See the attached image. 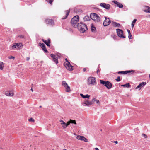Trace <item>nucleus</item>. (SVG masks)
<instances>
[{"instance_id":"obj_20","label":"nucleus","mask_w":150,"mask_h":150,"mask_svg":"<svg viewBox=\"0 0 150 150\" xmlns=\"http://www.w3.org/2000/svg\"><path fill=\"white\" fill-rule=\"evenodd\" d=\"M70 12V10L69 9V10H66L65 11V13L66 14V15L64 17H63L62 19H66L67 18L68 16L69 15V13Z\"/></svg>"},{"instance_id":"obj_30","label":"nucleus","mask_w":150,"mask_h":150,"mask_svg":"<svg viewBox=\"0 0 150 150\" xmlns=\"http://www.w3.org/2000/svg\"><path fill=\"white\" fill-rule=\"evenodd\" d=\"M18 37L21 39H25V36L23 35H20L18 36Z\"/></svg>"},{"instance_id":"obj_19","label":"nucleus","mask_w":150,"mask_h":150,"mask_svg":"<svg viewBox=\"0 0 150 150\" xmlns=\"http://www.w3.org/2000/svg\"><path fill=\"white\" fill-rule=\"evenodd\" d=\"M40 45L41 46V47L42 50L44 51L45 52H48L47 50L45 45L43 43H40Z\"/></svg>"},{"instance_id":"obj_17","label":"nucleus","mask_w":150,"mask_h":150,"mask_svg":"<svg viewBox=\"0 0 150 150\" xmlns=\"http://www.w3.org/2000/svg\"><path fill=\"white\" fill-rule=\"evenodd\" d=\"M42 40L43 42L46 44L47 46L48 47L50 46L51 41L50 39H48L47 40H44V39H42Z\"/></svg>"},{"instance_id":"obj_49","label":"nucleus","mask_w":150,"mask_h":150,"mask_svg":"<svg viewBox=\"0 0 150 150\" xmlns=\"http://www.w3.org/2000/svg\"><path fill=\"white\" fill-rule=\"evenodd\" d=\"M115 143L117 144L118 143V142L117 141H115L114 142Z\"/></svg>"},{"instance_id":"obj_7","label":"nucleus","mask_w":150,"mask_h":150,"mask_svg":"<svg viewBox=\"0 0 150 150\" xmlns=\"http://www.w3.org/2000/svg\"><path fill=\"white\" fill-rule=\"evenodd\" d=\"M64 64L66 69L69 71H72L73 70V66L71 65L69 62H65Z\"/></svg>"},{"instance_id":"obj_45","label":"nucleus","mask_w":150,"mask_h":150,"mask_svg":"<svg viewBox=\"0 0 150 150\" xmlns=\"http://www.w3.org/2000/svg\"><path fill=\"white\" fill-rule=\"evenodd\" d=\"M127 32H128V34H130L131 33H130V31L129 30V29H127Z\"/></svg>"},{"instance_id":"obj_48","label":"nucleus","mask_w":150,"mask_h":150,"mask_svg":"<svg viewBox=\"0 0 150 150\" xmlns=\"http://www.w3.org/2000/svg\"><path fill=\"white\" fill-rule=\"evenodd\" d=\"M83 136H80V140H82V139H83Z\"/></svg>"},{"instance_id":"obj_47","label":"nucleus","mask_w":150,"mask_h":150,"mask_svg":"<svg viewBox=\"0 0 150 150\" xmlns=\"http://www.w3.org/2000/svg\"><path fill=\"white\" fill-rule=\"evenodd\" d=\"M30 57H27L26 58V60L27 61H28L30 59Z\"/></svg>"},{"instance_id":"obj_40","label":"nucleus","mask_w":150,"mask_h":150,"mask_svg":"<svg viewBox=\"0 0 150 150\" xmlns=\"http://www.w3.org/2000/svg\"><path fill=\"white\" fill-rule=\"evenodd\" d=\"M116 81H117V82L120 81V76H118L117 77V78L116 79Z\"/></svg>"},{"instance_id":"obj_10","label":"nucleus","mask_w":150,"mask_h":150,"mask_svg":"<svg viewBox=\"0 0 150 150\" xmlns=\"http://www.w3.org/2000/svg\"><path fill=\"white\" fill-rule=\"evenodd\" d=\"M105 20L103 22V25L104 26L109 25L111 23V21L109 18H107L105 16Z\"/></svg>"},{"instance_id":"obj_42","label":"nucleus","mask_w":150,"mask_h":150,"mask_svg":"<svg viewBox=\"0 0 150 150\" xmlns=\"http://www.w3.org/2000/svg\"><path fill=\"white\" fill-rule=\"evenodd\" d=\"M76 138L77 139H78V140H80V136H79V135L78 136L76 137Z\"/></svg>"},{"instance_id":"obj_39","label":"nucleus","mask_w":150,"mask_h":150,"mask_svg":"<svg viewBox=\"0 0 150 150\" xmlns=\"http://www.w3.org/2000/svg\"><path fill=\"white\" fill-rule=\"evenodd\" d=\"M8 58L10 59H13V60H14V59H15V57H13V56H9V57H8Z\"/></svg>"},{"instance_id":"obj_44","label":"nucleus","mask_w":150,"mask_h":150,"mask_svg":"<svg viewBox=\"0 0 150 150\" xmlns=\"http://www.w3.org/2000/svg\"><path fill=\"white\" fill-rule=\"evenodd\" d=\"M114 2L115 4H117H117H118L119 2L116 1H114Z\"/></svg>"},{"instance_id":"obj_13","label":"nucleus","mask_w":150,"mask_h":150,"mask_svg":"<svg viewBox=\"0 0 150 150\" xmlns=\"http://www.w3.org/2000/svg\"><path fill=\"white\" fill-rule=\"evenodd\" d=\"M5 93L6 96H12L14 95V93L12 91H6Z\"/></svg>"},{"instance_id":"obj_54","label":"nucleus","mask_w":150,"mask_h":150,"mask_svg":"<svg viewBox=\"0 0 150 150\" xmlns=\"http://www.w3.org/2000/svg\"><path fill=\"white\" fill-rule=\"evenodd\" d=\"M41 107H42V106H40V108H41Z\"/></svg>"},{"instance_id":"obj_50","label":"nucleus","mask_w":150,"mask_h":150,"mask_svg":"<svg viewBox=\"0 0 150 150\" xmlns=\"http://www.w3.org/2000/svg\"><path fill=\"white\" fill-rule=\"evenodd\" d=\"M95 149V150H99V149L98 148H96Z\"/></svg>"},{"instance_id":"obj_24","label":"nucleus","mask_w":150,"mask_h":150,"mask_svg":"<svg viewBox=\"0 0 150 150\" xmlns=\"http://www.w3.org/2000/svg\"><path fill=\"white\" fill-rule=\"evenodd\" d=\"M146 8L144 10V12L147 13H150V7L149 6H146Z\"/></svg>"},{"instance_id":"obj_32","label":"nucleus","mask_w":150,"mask_h":150,"mask_svg":"<svg viewBox=\"0 0 150 150\" xmlns=\"http://www.w3.org/2000/svg\"><path fill=\"white\" fill-rule=\"evenodd\" d=\"M117 6L120 8H122L123 7V5L122 4L119 2Z\"/></svg>"},{"instance_id":"obj_41","label":"nucleus","mask_w":150,"mask_h":150,"mask_svg":"<svg viewBox=\"0 0 150 150\" xmlns=\"http://www.w3.org/2000/svg\"><path fill=\"white\" fill-rule=\"evenodd\" d=\"M142 136L144 137V138H146L147 137V135L146 134H144V133H143L142 134Z\"/></svg>"},{"instance_id":"obj_1","label":"nucleus","mask_w":150,"mask_h":150,"mask_svg":"<svg viewBox=\"0 0 150 150\" xmlns=\"http://www.w3.org/2000/svg\"><path fill=\"white\" fill-rule=\"evenodd\" d=\"M77 27L80 32L82 33H84L88 29L86 25L82 23H78L77 24Z\"/></svg>"},{"instance_id":"obj_56","label":"nucleus","mask_w":150,"mask_h":150,"mask_svg":"<svg viewBox=\"0 0 150 150\" xmlns=\"http://www.w3.org/2000/svg\"><path fill=\"white\" fill-rule=\"evenodd\" d=\"M149 77L150 78V75H149Z\"/></svg>"},{"instance_id":"obj_27","label":"nucleus","mask_w":150,"mask_h":150,"mask_svg":"<svg viewBox=\"0 0 150 150\" xmlns=\"http://www.w3.org/2000/svg\"><path fill=\"white\" fill-rule=\"evenodd\" d=\"M4 67V65L3 62H0V69L1 70H3Z\"/></svg>"},{"instance_id":"obj_16","label":"nucleus","mask_w":150,"mask_h":150,"mask_svg":"<svg viewBox=\"0 0 150 150\" xmlns=\"http://www.w3.org/2000/svg\"><path fill=\"white\" fill-rule=\"evenodd\" d=\"M50 56L53 59V61H54L56 64L58 63V62L57 59L56 58V56L55 55L51 54Z\"/></svg>"},{"instance_id":"obj_36","label":"nucleus","mask_w":150,"mask_h":150,"mask_svg":"<svg viewBox=\"0 0 150 150\" xmlns=\"http://www.w3.org/2000/svg\"><path fill=\"white\" fill-rule=\"evenodd\" d=\"M96 29V28L95 27L93 26H91V30L92 32L94 31Z\"/></svg>"},{"instance_id":"obj_37","label":"nucleus","mask_w":150,"mask_h":150,"mask_svg":"<svg viewBox=\"0 0 150 150\" xmlns=\"http://www.w3.org/2000/svg\"><path fill=\"white\" fill-rule=\"evenodd\" d=\"M71 123L70 122V120L67 122V123H66V128L70 125V124Z\"/></svg>"},{"instance_id":"obj_22","label":"nucleus","mask_w":150,"mask_h":150,"mask_svg":"<svg viewBox=\"0 0 150 150\" xmlns=\"http://www.w3.org/2000/svg\"><path fill=\"white\" fill-rule=\"evenodd\" d=\"M45 22L47 24L49 23L52 24V23H53V21L52 20L48 19H46L45 21Z\"/></svg>"},{"instance_id":"obj_23","label":"nucleus","mask_w":150,"mask_h":150,"mask_svg":"<svg viewBox=\"0 0 150 150\" xmlns=\"http://www.w3.org/2000/svg\"><path fill=\"white\" fill-rule=\"evenodd\" d=\"M80 95L83 98H87L88 99L90 97V95H89L88 94H87L86 95H83V94L81 93Z\"/></svg>"},{"instance_id":"obj_34","label":"nucleus","mask_w":150,"mask_h":150,"mask_svg":"<svg viewBox=\"0 0 150 150\" xmlns=\"http://www.w3.org/2000/svg\"><path fill=\"white\" fill-rule=\"evenodd\" d=\"M28 120L30 122H35V120L32 118H30Z\"/></svg>"},{"instance_id":"obj_18","label":"nucleus","mask_w":150,"mask_h":150,"mask_svg":"<svg viewBox=\"0 0 150 150\" xmlns=\"http://www.w3.org/2000/svg\"><path fill=\"white\" fill-rule=\"evenodd\" d=\"M111 25L112 26L114 27L120 28V25L119 23L113 21L112 22Z\"/></svg>"},{"instance_id":"obj_8","label":"nucleus","mask_w":150,"mask_h":150,"mask_svg":"<svg viewBox=\"0 0 150 150\" xmlns=\"http://www.w3.org/2000/svg\"><path fill=\"white\" fill-rule=\"evenodd\" d=\"M62 85L65 88L66 92H70L71 91L70 87L68 86L66 82L63 81L62 82Z\"/></svg>"},{"instance_id":"obj_55","label":"nucleus","mask_w":150,"mask_h":150,"mask_svg":"<svg viewBox=\"0 0 150 150\" xmlns=\"http://www.w3.org/2000/svg\"><path fill=\"white\" fill-rule=\"evenodd\" d=\"M63 150H66V149H64Z\"/></svg>"},{"instance_id":"obj_28","label":"nucleus","mask_w":150,"mask_h":150,"mask_svg":"<svg viewBox=\"0 0 150 150\" xmlns=\"http://www.w3.org/2000/svg\"><path fill=\"white\" fill-rule=\"evenodd\" d=\"M92 101L93 102H94L95 101L96 102V103L97 104H100V102L98 100H96L95 98H93L92 100Z\"/></svg>"},{"instance_id":"obj_11","label":"nucleus","mask_w":150,"mask_h":150,"mask_svg":"<svg viewBox=\"0 0 150 150\" xmlns=\"http://www.w3.org/2000/svg\"><path fill=\"white\" fill-rule=\"evenodd\" d=\"M135 72V71L134 70H129V71H119L117 72V73L119 74H125L127 73H131L132 74L134 73Z\"/></svg>"},{"instance_id":"obj_2","label":"nucleus","mask_w":150,"mask_h":150,"mask_svg":"<svg viewBox=\"0 0 150 150\" xmlns=\"http://www.w3.org/2000/svg\"><path fill=\"white\" fill-rule=\"evenodd\" d=\"M23 47V44L21 43H16L14 44L13 45L10 47V49L11 50H19L21 48Z\"/></svg>"},{"instance_id":"obj_51","label":"nucleus","mask_w":150,"mask_h":150,"mask_svg":"<svg viewBox=\"0 0 150 150\" xmlns=\"http://www.w3.org/2000/svg\"><path fill=\"white\" fill-rule=\"evenodd\" d=\"M65 60H66V62H69V61H68V60H67V58H66V59H65Z\"/></svg>"},{"instance_id":"obj_57","label":"nucleus","mask_w":150,"mask_h":150,"mask_svg":"<svg viewBox=\"0 0 150 150\" xmlns=\"http://www.w3.org/2000/svg\"><path fill=\"white\" fill-rule=\"evenodd\" d=\"M52 150H54V149H52Z\"/></svg>"},{"instance_id":"obj_53","label":"nucleus","mask_w":150,"mask_h":150,"mask_svg":"<svg viewBox=\"0 0 150 150\" xmlns=\"http://www.w3.org/2000/svg\"><path fill=\"white\" fill-rule=\"evenodd\" d=\"M31 90L32 92L33 91V89H32V88L31 89Z\"/></svg>"},{"instance_id":"obj_38","label":"nucleus","mask_w":150,"mask_h":150,"mask_svg":"<svg viewBox=\"0 0 150 150\" xmlns=\"http://www.w3.org/2000/svg\"><path fill=\"white\" fill-rule=\"evenodd\" d=\"M129 34V36H128V38H129L130 39H132V36L131 34V33H130V34Z\"/></svg>"},{"instance_id":"obj_52","label":"nucleus","mask_w":150,"mask_h":150,"mask_svg":"<svg viewBox=\"0 0 150 150\" xmlns=\"http://www.w3.org/2000/svg\"><path fill=\"white\" fill-rule=\"evenodd\" d=\"M99 72H100V71L99 70V69H98L97 71V73H98Z\"/></svg>"},{"instance_id":"obj_12","label":"nucleus","mask_w":150,"mask_h":150,"mask_svg":"<svg viewBox=\"0 0 150 150\" xmlns=\"http://www.w3.org/2000/svg\"><path fill=\"white\" fill-rule=\"evenodd\" d=\"M100 6L107 9H109L110 7V4L103 3H100Z\"/></svg>"},{"instance_id":"obj_6","label":"nucleus","mask_w":150,"mask_h":150,"mask_svg":"<svg viewBox=\"0 0 150 150\" xmlns=\"http://www.w3.org/2000/svg\"><path fill=\"white\" fill-rule=\"evenodd\" d=\"M100 82L101 84L104 85L108 89H110L112 87V84L108 81H105L102 80H100Z\"/></svg>"},{"instance_id":"obj_33","label":"nucleus","mask_w":150,"mask_h":150,"mask_svg":"<svg viewBox=\"0 0 150 150\" xmlns=\"http://www.w3.org/2000/svg\"><path fill=\"white\" fill-rule=\"evenodd\" d=\"M54 0H46V1L48 3H49L50 4H52Z\"/></svg>"},{"instance_id":"obj_31","label":"nucleus","mask_w":150,"mask_h":150,"mask_svg":"<svg viewBox=\"0 0 150 150\" xmlns=\"http://www.w3.org/2000/svg\"><path fill=\"white\" fill-rule=\"evenodd\" d=\"M70 122L71 123H73L75 124H76V120H72L71 119H70Z\"/></svg>"},{"instance_id":"obj_46","label":"nucleus","mask_w":150,"mask_h":150,"mask_svg":"<svg viewBox=\"0 0 150 150\" xmlns=\"http://www.w3.org/2000/svg\"><path fill=\"white\" fill-rule=\"evenodd\" d=\"M86 70V68H84L83 69V72H85Z\"/></svg>"},{"instance_id":"obj_3","label":"nucleus","mask_w":150,"mask_h":150,"mask_svg":"<svg viewBox=\"0 0 150 150\" xmlns=\"http://www.w3.org/2000/svg\"><path fill=\"white\" fill-rule=\"evenodd\" d=\"M79 20V16L78 15L74 16L71 20V22L72 25L75 28L77 26V23Z\"/></svg>"},{"instance_id":"obj_9","label":"nucleus","mask_w":150,"mask_h":150,"mask_svg":"<svg viewBox=\"0 0 150 150\" xmlns=\"http://www.w3.org/2000/svg\"><path fill=\"white\" fill-rule=\"evenodd\" d=\"M116 30L117 35L119 37L123 38H125L126 37L123 35V32L122 30L117 29Z\"/></svg>"},{"instance_id":"obj_43","label":"nucleus","mask_w":150,"mask_h":150,"mask_svg":"<svg viewBox=\"0 0 150 150\" xmlns=\"http://www.w3.org/2000/svg\"><path fill=\"white\" fill-rule=\"evenodd\" d=\"M114 2L115 4H117H117H118L119 2L116 1H114Z\"/></svg>"},{"instance_id":"obj_26","label":"nucleus","mask_w":150,"mask_h":150,"mask_svg":"<svg viewBox=\"0 0 150 150\" xmlns=\"http://www.w3.org/2000/svg\"><path fill=\"white\" fill-rule=\"evenodd\" d=\"M121 86L128 88L130 87L131 86V85L129 84V83H128L124 85H122Z\"/></svg>"},{"instance_id":"obj_25","label":"nucleus","mask_w":150,"mask_h":150,"mask_svg":"<svg viewBox=\"0 0 150 150\" xmlns=\"http://www.w3.org/2000/svg\"><path fill=\"white\" fill-rule=\"evenodd\" d=\"M83 19L85 21H88L90 20V18L88 16H86Z\"/></svg>"},{"instance_id":"obj_35","label":"nucleus","mask_w":150,"mask_h":150,"mask_svg":"<svg viewBox=\"0 0 150 150\" xmlns=\"http://www.w3.org/2000/svg\"><path fill=\"white\" fill-rule=\"evenodd\" d=\"M82 140L84 141L85 142H88V139L86 138H85L84 136H83V137Z\"/></svg>"},{"instance_id":"obj_29","label":"nucleus","mask_w":150,"mask_h":150,"mask_svg":"<svg viewBox=\"0 0 150 150\" xmlns=\"http://www.w3.org/2000/svg\"><path fill=\"white\" fill-rule=\"evenodd\" d=\"M137 21V20L136 19H134V20L133 21L132 24V27L133 28V27H134V25L135 23Z\"/></svg>"},{"instance_id":"obj_21","label":"nucleus","mask_w":150,"mask_h":150,"mask_svg":"<svg viewBox=\"0 0 150 150\" xmlns=\"http://www.w3.org/2000/svg\"><path fill=\"white\" fill-rule=\"evenodd\" d=\"M59 122L61 123V125H62L63 128L65 129L66 128V123L62 120H60Z\"/></svg>"},{"instance_id":"obj_5","label":"nucleus","mask_w":150,"mask_h":150,"mask_svg":"<svg viewBox=\"0 0 150 150\" xmlns=\"http://www.w3.org/2000/svg\"><path fill=\"white\" fill-rule=\"evenodd\" d=\"M88 85H94L96 84V79L93 77H88L87 80Z\"/></svg>"},{"instance_id":"obj_4","label":"nucleus","mask_w":150,"mask_h":150,"mask_svg":"<svg viewBox=\"0 0 150 150\" xmlns=\"http://www.w3.org/2000/svg\"><path fill=\"white\" fill-rule=\"evenodd\" d=\"M91 19L96 22H98L100 21V18L98 15L95 13H92L90 15Z\"/></svg>"},{"instance_id":"obj_14","label":"nucleus","mask_w":150,"mask_h":150,"mask_svg":"<svg viewBox=\"0 0 150 150\" xmlns=\"http://www.w3.org/2000/svg\"><path fill=\"white\" fill-rule=\"evenodd\" d=\"M146 84V82H142L140 83L138 86H137V87L135 89H137L138 88H139V90H140L142 87L144 86Z\"/></svg>"},{"instance_id":"obj_15","label":"nucleus","mask_w":150,"mask_h":150,"mask_svg":"<svg viewBox=\"0 0 150 150\" xmlns=\"http://www.w3.org/2000/svg\"><path fill=\"white\" fill-rule=\"evenodd\" d=\"M83 104H85L86 106H89L92 105L93 103V102L91 101H90L88 100V99L85 100Z\"/></svg>"}]
</instances>
